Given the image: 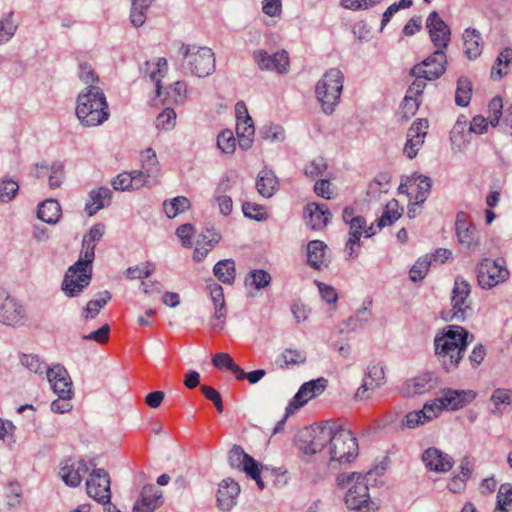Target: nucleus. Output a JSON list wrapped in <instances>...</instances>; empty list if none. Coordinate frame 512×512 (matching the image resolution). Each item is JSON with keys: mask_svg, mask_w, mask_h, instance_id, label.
Returning a JSON list of instances; mask_svg holds the SVG:
<instances>
[{"mask_svg": "<svg viewBox=\"0 0 512 512\" xmlns=\"http://www.w3.org/2000/svg\"><path fill=\"white\" fill-rule=\"evenodd\" d=\"M104 232L105 225L99 223L95 224L83 237L80 258L74 265L69 267L62 283V290L68 297L78 296L89 285L92 276L95 247L102 239Z\"/></svg>", "mask_w": 512, "mask_h": 512, "instance_id": "nucleus-1", "label": "nucleus"}, {"mask_svg": "<svg viewBox=\"0 0 512 512\" xmlns=\"http://www.w3.org/2000/svg\"><path fill=\"white\" fill-rule=\"evenodd\" d=\"M468 336V331L458 325H448L435 336V355L447 372L458 367L468 345Z\"/></svg>", "mask_w": 512, "mask_h": 512, "instance_id": "nucleus-2", "label": "nucleus"}, {"mask_svg": "<svg viewBox=\"0 0 512 512\" xmlns=\"http://www.w3.org/2000/svg\"><path fill=\"white\" fill-rule=\"evenodd\" d=\"M76 116L87 127L98 126L108 120L109 105L99 87L90 85L78 95Z\"/></svg>", "mask_w": 512, "mask_h": 512, "instance_id": "nucleus-3", "label": "nucleus"}, {"mask_svg": "<svg viewBox=\"0 0 512 512\" xmlns=\"http://www.w3.org/2000/svg\"><path fill=\"white\" fill-rule=\"evenodd\" d=\"M371 473L362 475L360 473L339 474L337 476V484L341 487H347L345 494V504L348 509L359 512H369L372 509L370 500L367 477Z\"/></svg>", "mask_w": 512, "mask_h": 512, "instance_id": "nucleus-4", "label": "nucleus"}, {"mask_svg": "<svg viewBox=\"0 0 512 512\" xmlns=\"http://www.w3.org/2000/svg\"><path fill=\"white\" fill-rule=\"evenodd\" d=\"M344 75L338 68H331L324 73L315 87L317 100L323 112L332 114L340 103L343 90Z\"/></svg>", "mask_w": 512, "mask_h": 512, "instance_id": "nucleus-5", "label": "nucleus"}, {"mask_svg": "<svg viewBox=\"0 0 512 512\" xmlns=\"http://www.w3.org/2000/svg\"><path fill=\"white\" fill-rule=\"evenodd\" d=\"M179 54L182 56L183 66L192 75L206 77L215 70V55L212 49L208 47L182 44Z\"/></svg>", "mask_w": 512, "mask_h": 512, "instance_id": "nucleus-6", "label": "nucleus"}, {"mask_svg": "<svg viewBox=\"0 0 512 512\" xmlns=\"http://www.w3.org/2000/svg\"><path fill=\"white\" fill-rule=\"evenodd\" d=\"M327 453L331 461L351 462L358 455V443L354 434L345 428L333 423L331 440Z\"/></svg>", "mask_w": 512, "mask_h": 512, "instance_id": "nucleus-7", "label": "nucleus"}, {"mask_svg": "<svg viewBox=\"0 0 512 512\" xmlns=\"http://www.w3.org/2000/svg\"><path fill=\"white\" fill-rule=\"evenodd\" d=\"M333 423L304 428L296 437L297 448L306 455L320 453L328 448Z\"/></svg>", "mask_w": 512, "mask_h": 512, "instance_id": "nucleus-8", "label": "nucleus"}, {"mask_svg": "<svg viewBox=\"0 0 512 512\" xmlns=\"http://www.w3.org/2000/svg\"><path fill=\"white\" fill-rule=\"evenodd\" d=\"M470 284L462 277H457L451 296V308L442 310L441 316L445 321H463L467 312L471 311Z\"/></svg>", "mask_w": 512, "mask_h": 512, "instance_id": "nucleus-9", "label": "nucleus"}, {"mask_svg": "<svg viewBox=\"0 0 512 512\" xmlns=\"http://www.w3.org/2000/svg\"><path fill=\"white\" fill-rule=\"evenodd\" d=\"M476 398L473 390L443 389L432 402L435 412L439 415L443 410L455 411L462 409Z\"/></svg>", "mask_w": 512, "mask_h": 512, "instance_id": "nucleus-10", "label": "nucleus"}, {"mask_svg": "<svg viewBox=\"0 0 512 512\" xmlns=\"http://www.w3.org/2000/svg\"><path fill=\"white\" fill-rule=\"evenodd\" d=\"M478 284L484 289H490L509 277V271L497 260L483 259L476 268Z\"/></svg>", "mask_w": 512, "mask_h": 512, "instance_id": "nucleus-11", "label": "nucleus"}, {"mask_svg": "<svg viewBox=\"0 0 512 512\" xmlns=\"http://www.w3.org/2000/svg\"><path fill=\"white\" fill-rule=\"evenodd\" d=\"M229 464L232 468L239 469L246 473L247 476L256 481L260 490L264 489V483L261 479L260 468L258 462L245 453L239 445H234L228 454Z\"/></svg>", "mask_w": 512, "mask_h": 512, "instance_id": "nucleus-12", "label": "nucleus"}, {"mask_svg": "<svg viewBox=\"0 0 512 512\" xmlns=\"http://www.w3.org/2000/svg\"><path fill=\"white\" fill-rule=\"evenodd\" d=\"M447 57L445 51L435 50L422 62L413 66L411 75H421L429 81L440 78L446 71Z\"/></svg>", "mask_w": 512, "mask_h": 512, "instance_id": "nucleus-13", "label": "nucleus"}, {"mask_svg": "<svg viewBox=\"0 0 512 512\" xmlns=\"http://www.w3.org/2000/svg\"><path fill=\"white\" fill-rule=\"evenodd\" d=\"M455 230L460 245L469 252H475L480 246L479 231L471 223L469 215L459 212L456 216Z\"/></svg>", "mask_w": 512, "mask_h": 512, "instance_id": "nucleus-14", "label": "nucleus"}, {"mask_svg": "<svg viewBox=\"0 0 512 512\" xmlns=\"http://www.w3.org/2000/svg\"><path fill=\"white\" fill-rule=\"evenodd\" d=\"M109 474L103 469H94L86 481L89 497L101 504H109L111 499Z\"/></svg>", "mask_w": 512, "mask_h": 512, "instance_id": "nucleus-15", "label": "nucleus"}, {"mask_svg": "<svg viewBox=\"0 0 512 512\" xmlns=\"http://www.w3.org/2000/svg\"><path fill=\"white\" fill-rule=\"evenodd\" d=\"M327 383L328 381L323 377L304 383L287 405V415L294 414L309 400L323 393Z\"/></svg>", "mask_w": 512, "mask_h": 512, "instance_id": "nucleus-16", "label": "nucleus"}, {"mask_svg": "<svg viewBox=\"0 0 512 512\" xmlns=\"http://www.w3.org/2000/svg\"><path fill=\"white\" fill-rule=\"evenodd\" d=\"M426 27L435 50L445 51L451 40V31L436 11L429 14Z\"/></svg>", "mask_w": 512, "mask_h": 512, "instance_id": "nucleus-17", "label": "nucleus"}, {"mask_svg": "<svg viewBox=\"0 0 512 512\" xmlns=\"http://www.w3.org/2000/svg\"><path fill=\"white\" fill-rule=\"evenodd\" d=\"M25 311L16 299L0 287V322L5 325H19L23 322Z\"/></svg>", "mask_w": 512, "mask_h": 512, "instance_id": "nucleus-18", "label": "nucleus"}, {"mask_svg": "<svg viewBox=\"0 0 512 512\" xmlns=\"http://www.w3.org/2000/svg\"><path fill=\"white\" fill-rule=\"evenodd\" d=\"M430 189L431 180L423 175H413L399 187L400 192H405L410 203L414 205L422 204L427 199Z\"/></svg>", "mask_w": 512, "mask_h": 512, "instance_id": "nucleus-19", "label": "nucleus"}, {"mask_svg": "<svg viewBox=\"0 0 512 512\" xmlns=\"http://www.w3.org/2000/svg\"><path fill=\"white\" fill-rule=\"evenodd\" d=\"M253 58L261 70H272L278 73H286L289 69V56L285 50L269 55L264 50H257Z\"/></svg>", "mask_w": 512, "mask_h": 512, "instance_id": "nucleus-20", "label": "nucleus"}, {"mask_svg": "<svg viewBox=\"0 0 512 512\" xmlns=\"http://www.w3.org/2000/svg\"><path fill=\"white\" fill-rule=\"evenodd\" d=\"M428 121L426 119H417L413 122L407 132V141L404 146V154L413 159L416 157L419 149L424 144L427 135Z\"/></svg>", "mask_w": 512, "mask_h": 512, "instance_id": "nucleus-21", "label": "nucleus"}, {"mask_svg": "<svg viewBox=\"0 0 512 512\" xmlns=\"http://www.w3.org/2000/svg\"><path fill=\"white\" fill-rule=\"evenodd\" d=\"M88 471V465L83 459H67L62 463L59 475L66 485L77 487Z\"/></svg>", "mask_w": 512, "mask_h": 512, "instance_id": "nucleus-22", "label": "nucleus"}, {"mask_svg": "<svg viewBox=\"0 0 512 512\" xmlns=\"http://www.w3.org/2000/svg\"><path fill=\"white\" fill-rule=\"evenodd\" d=\"M47 378L57 395L73 394L72 381L64 366L56 364L47 370Z\"/></svg>", "mask_w": 512, "mask_h": 512, "instance_id": "nucleus-23", "label": "nucleus"}, {"mask_svg": "<svg viewBox=\"0 0 512 512\" xmlns=\"http://www.w3.org/2000/svg\"><path fill=\"white\" fill-rule=\"evenodd\" d=\"M343 221L349 225V236L355 234L361 238L363 234L366 237H371L376 234L374 225L367 226L366 220L361 215H356L352 207H345L342 213Z\"/></svg>", "mask_w": 512, "mask_h": 512, "instance_id": "nucleus-24", "label": "nucleus"}, {"mask_svg": "<svg viewBox=\"0 0 512 512\" xmlns=\"http://www.w3.org/2000/svg\"><path fill=\"white\" fill-rule=\"evenodd\" d=\"M422 460L427 469L435 472H448L453 467L452 458L435 447L426 449L422 454Z\"/></svg>", "mask_w": 512, "mask_h": 512, "instance_id": "nucleus-25", "label": "nucleus"}, {"mask_svg": "<svg viewBox=\"0 0 512 512\" xmlns=\"http://www.w3.org/2000/svg\"><path fill=\"white\" fill-rule=\"evenodd\" d=\"M240 493V486L231 478L222 480L217 491V505L222 511H229Z\"/></svg>", "mask_w": 512, "mask_h": 512, "instance_id": "nucleus-26", "label": "nucleus"}, {"mask_svg": "<svg viewBox=\"0 0 512 512\" xmlns=\"http://www.w3.org/2000/svg\"><path fill=\"white\" fill-rule=\"evenodd\" d=\"M141 169L135 170L138 177L145 180V186L149 185L160 173V165L155 151L147 148L140 155Z\"/></svg>", "mask_w": 512, "mask_h": 512, "instance_id": "nucleus-27", "label": "nucleus"}, {"mask_svg": "<svg viewBox=\"0 0 512 512\" xmlns=\"http://www.w3.org/2000/svg\"><path fill=\"white\" fill-rule=\"evenodd\" d=\"M307 225L313 230L323 229L329 222L332 214L325 204L309 203L305 207Z\"/></svg>", "mask_w": 512, "mask_h": 512, "instance_id": "nucleus-28", "label": "nucleus"}, {"mask_svg": "<svg viewBox=\"0 0 512 512\" xmlns=\"http://www.w3.org/2000/svg\"><path fill=\"white\" fill-rule=\"evenodd\" d=\"M161 493L154 485H146L135 502L133 512H153L160 505Z\"/></svg>", "mask_w": 512, "mask_h": 512, "instance_id": "nucleus-29", "label": "nucleus"}, {"mask_svg": "<svg viewBox=\"0 0 512 512\" xmlns=\"http://www.w3.org/2000/svg\"><path fill=\"white\" fill-rule=\"evenodd\" d=\"M434 387L432 374L425 372L405 382L403 392L407 396L420 395Z\"/></svg>", "mask_w": 512, "mask_h": 512, "instance_id": "nucleus-30", "label": "nucleus"}, {"mask_svg": "<svg viewBox=\"0 0 512 512\" xmlns=\"http://www.w3.org/2000/svg\"><path fill=\"white\" fill-rule=\"evenodd\" d=\"M483 39L479 31L473 28H467L463 33L464 53L470 59H476L481 55L483 49Z\"/></svg>", "mask_w": 512, "mask_h": 512, "instance_id": "nucleus-31", "label": "nucleus"}, {"mask_svg": "<svg viewBox=\"0 0 512 512\" xmlns=\"http://www.w3.org/2000/svg\"><path fill=\"white\" fill-rule=\"evenodd\" d=\"M437 416L432 402L426 403L422 410L412 411L406 414L403 425L407 428H416L433 420Z\"/></svg>", "mask_w": 512, "mask_h": 512, "instance_id": "nucleus-32", "label": "nucleus"}, {"mask_svg": "<svg viewBox=\"0 0 512 512\" xmlns=\"http://www.w3.org/2000/svg\"><path fill=\"white\" fill-rule=\"evenodd\" d=\"M279 182L275 174L268 169L261 170L256 180V189L258 193L265 197L270 198L278 190Z\"/></svg>", "mask_w": 512, "mask_h": 512, "instance_id": "nucleus-33", "label": "nucleus"}, {"mask_svg": "<svg viewBox=\"0 0 512 512\" xmlns=\"http://www.w3.org/2000/svg\"><path fill=\"white\" fill-rule=\"evenodd\" d=\"M236 133L240 148L243 150L249 149L255 134L253 120L250 116H245L242 120H237Z\"/></svg>", "mask_w": 512, "mask_h": 512, "instance_id": "nucleus-34", "label": "nucleus"}, {"mask_svg": "<svg viewBox=\"0 0 512 512\" xmlns=\"http://www.w3.org/2000/svg\"><path fill=\"white\" fill-rule=\"evenodd\" d=\"M37 216L40 220L55 224L61 217V206L55 199H47L38 205Z\"/></svg>", "mask_w": 512, "mask_h": 512, "instance_id": "nucleus-35", "label": "nucleus"}, {"mask_svg": "<svg viewBox=\"0 0 512 512\" xmlns=\"http://www.w3.org/2000/svg\"><path fill=\"white\" fill-rule=\"evenodd\" d=\"M230 188L231 184L229 178L222 179L214 195V201L217 203L220 213L224 216L230 215L233 209L231 197L224 194L230 190Z\"/></svg>", "mask_w": 512, "mask_h": 512, "instance_id": "nucleus-36", "label": "nucleus"}, {"mask_svg": "<svg viewBox=\"0 0 512 512\" xmlns=\"http://www.w3.org/2000/svg\"><path fill=\"white\" fill-rule=\"evenodd\" d=\"M112 185L115 190H136L145 186V180L139 178L135 171L129 173L123 172L117 175Z\"/></svg>", "mask_w": 512, "mask_h": 512, "instance_id": "nucleus-37", "label": "nucleus"}, {"mask_svg": "<svg viewBox=\"0 0 512 512\" xmlns=\"http://www.w3.org/2000/svg\"><path fill=\"white\" fill-rule=\"evenodd\" d=\"M325 250L326 245L322 241L313 240L308 243L307 259L311 267L319 270L322 266H326Z\"/></svg>", "mask_w": 512, "mask_h": 512, "instance_id": "nucleus-38", "label": "nucleus"}, {"mask_svg": "<svg viewBox=\"0 0 512 512\" xmlns=\"http://www.w3.org/2000/svg\"><path fill=\"white\" fill-rule=\"evenodd\" d=\"M111 196V190L105 187L92 190L90 192V202H88L85 207L86 212L90 216L94 215L98 210L103 208L106 203H109Z\"/></svg>", "mask_w": 512, "mask_h": 512, "instance_id": "nucleus-39", "label": "nucleus"}, {"mask_svg": "<svg viewBox=\"0 0 512 512\" xmlns=\"http://www.w3.org/2000/svg\"><path fill=\"white\" fill-rule=\"evenodd\" d=\"M213 272L219 281L231 285L236 276L235 262L232 259L221 260L216 263Z\"/></svg>", "mask_w": 512, "mask_h": 512, "instance_id": "nucleus-40", "label": "nucleus"}, {"mask_svg": "<svg viewBox=\"0 0 512 512\" xmlns=\"http://www.w3.org/2000/svg\"><path fill=\"white\" fill-rule=\"evenodd\" d=\"M191 206L190 200L185 196H177L172 200L164 201L163 209L167 217L174 218L178 214L185 212Z\"/></svg>", "mask_w": 512, "mask_h": 512, "instance_id": "nucleus-41", "label": "nucleus"}, {"mask_svg": "<svg viewBox=\"0 0 512 512\" xmlns=\"http://www.w3.org/2000/svg\"><path fill=\"white\" fill-rule=\"evenodd\" d=\"M494 512H512V484L504 483L500 485Z\"/></svg>", "mask_w": 512, "mask_h": 512, "instance_id": "nucleus-42", "label": "nucleus"}, {"mask_svg": "<svg viewBox=\"0 0 512 512\" xmlns=\"http://www.w3.org/2000/svg\"><path fill=\"white\" fill-rule=\"evenodd\" d=\"M19 360L25 368L35 374L42 375L44 372L47 373V370L49 369L46 363L36 354L23 353L19 356Z\"/></svg>", "mask_w": 512, "mask_h": 512, "instance_id": "nucleus-43", "label": "nucleus"}, {"mask_svg": "<svg viewBox=\"0 0 512 512\" xmlns=\"http://www.w3.org/2000/svg\"><path fill=\"white\" fill-rule=\"evenodd\" d=\"M401 216L398 209V202L391 200L387 203L382 216L378 219L377 229H382L385 226L393 224Z\"/></svg>", "mask_w": 512, "mask_h": 512, "instance_id": "nucleus-44", "label": "nucleus"}, {"mask_svg": "<svg viewBox=\"0 0 512 512\" xmlns=\"http://www.w3.org/2000/svg\"><path fill=\"white\" fill-rule=\"evenodd\" d=\"M431 265V257L428 255L419 258L412 266L409 272V277L413 282L421 281L424 279L429 271Z\"/></svg>", "mask_w": 512, "mask_h": 512, "instance_id": "nucleus-45", "label": "nucleus"}, {"mask_svg": "<svg viewBox=\"0 0 512 512\" xmlns=\"http://www.w3.org/2000/svg\"><path fill=\"white\" fill-rule=\"evenodd\" d=\"M471 83L466 78H460L457 82L455 102L459 106H467L471 99Z\"/></svg>", "mask_w": 512, "mask_h": 512, "instance_id": "nucleus-46", "label": "nucleus"}, {"mask_svg": "<svg viewBox=\"0 0 512 512\" xmlns=\"http://www.w3.org/2000/svg\"><path fill=\"white\" fill-rule=\"evenodd\" d=\"M283 360L281 368L288 367L290 365H300L306 361V353L298 349H285L280 356Z\"/></svg>", "mask_w": 512, "mask_h": 512, "instance_id": "nucleus-47", "label": "nucleus"}, {"mask_svg": "<svg viewBox=\"0 0 512 512\" xmlns=\"http://www.w3.org/2000/svg\"><path fill=\"white\" fill-rule=\"evenodd\" d=\"M17 24L10 12L0 20V44L7 42L16 32Z\"/></svg>", "mask_w": 512, "mask_h": 512, "instance_id": "nucleus-48", "label": "nucleus"}, {"mask_svg": "<svg viewBox=\"0 0 512 512\" xmlns=\"http://www.w3.org/2000/svg\"><path fill=\"white\" fill-rule=\"evenodd\" d=\"M155 270V265L151 262H145L141 265L129 267L126 270V277L130 280L143 279L149 277Z\"/></svg>", "mask_w": 512, "mask_h": 512, "instance_id": "nucleus-49", "label": "nucleus"}, {"mask_svg": "<svg viewBox=\"0 0 512 512\" xmlns=\"http://www.w3.org/2000/svg\"><path fill=\"white\" fill-rule=\"evenodd\" d=\"M207 288L214 304L215 311H218V314L221 315L220 311H226L223 288L217 283H211Z\"/></svg>", "mask_w": 512, "mask_h": 512, "instance_id": "nucleus-50", "label": "nucleus"}, {"mask_svg": "<svg viewBox=\"0 0 512 512\" xmlns=\"http://www.w3.org/2000/svg\"><path fill=\"white\" fill-rule=\"evenodd\" d=\"M242 211L246 217L258 221L265 220L268 217L267 211L263 205L252 202H244Z\"/></svg>", "mask_w": 512, "mask_h": 512, "instance_id": "nucleus-51", "label": "nucleus"}, {"mask_svg": "<svg viewBox=\"0 0 512 512\" xmlns=\"http://www.w3.org/2000/svg\"><path fill=\"white\" fill-rule=\"evenodd\" d=\"M217 146L222 152L232 154L236 148V139L232 131H222L217 137Z\"/></svg>", "mask_w": 512, "mask_h": 512, "instance_id": "nucleus-52", "label": "nucleus"}, {"mask_svg": "<svg viewBox=\"0 0 512 512\" xmlns=\"http://www.w3.org/2000/svg\"><path fill=\"white\" fill-rule=\"evenodd\" d=\"M364 379H368L372 387H380L385 379L384 367L379 363L370 365Z\"/></svg>", "mask_w": 512, "mask_h": 512, "instance_id": "nucleus-53", "label": "nucleus"}, {"mask_svg": "<svg viewBox=\"0 0 512 512\" xmlns=\"http://www.w3.org/2000/svg\"><path fill=\"white\" fill-rule=\"evenodd\" d=\"M19 185L12 179H4L0 183V201L10 202L18 193Z\"/></svg>", "mask_w": 512, "mask_h": 512, "instance_id": "nucleus-54", "label": "nucleus"}, {"mask_svg": "<svg viewBox=\"0 0 512 512\" xmlns=\"http://www.w3.org/2000/svg\"><path fill=\"white\" fill-rule=\"evenodd\" d=\"M151 3L136 4V0H132V9L130 14V21L135 27H140L146 20V10Z\"/></svg>", "mask_w": 512, "mask_h": 512, "instance_id": "nucleus-55", "label": "nucleus"}, {"mask_svg": "<svg viewBox=\"0 0 512 512\" xmlns=\"http://www.w3.org/2000/svg\"><path fill=\"white\" fill-rule=\"evenodd\" d=\"M511 60H512V49L505 48L504 50H502L500 52L499 56L497 57L495 65L492 68V71H491L492 78L500 79L504 74H506L507 72H503L502 69L500 68V66L504 65L505 67H507Z\"/></svg>", "mask_w": 512, "mask_h": 512, "instance_id": "nucleus-56", "label": "nucleus"}, {"mask_svg": "<svg viewBox=\"0 0 512 512\" xmlns=\"http://www.w3.org/2000/svg\"><path fill=\"white\" fill-rule=\"evenodd\" d=\"M383 0H341L340 5L348 10H368L380 4Z\"/></svg>", "mask_w": 512, "mask_h": 512, "instance_id": "nucleus-57", "label": "nucleus"}, {"mask_svg": "<svg viewBox=\"0 0 512 512\" xmlns=\"http://www.w3.org/2000/svg\"><path fill=\"white\" fill-rule=\"evenodd\" d=\"M111 294L108 291H104L99 299L91 300L88 302L85 312L86 318H94L100 311V309L110 300Z\"/></svg>", "mask_w": 512, "mask_h": 512, "instance_id": "nucleus-58", "label": "nucleus"}, {"mask_svg": "<svg viewBox=\"0 0 512 512\" xmlns=\"http://www.w3.org/2000/svg\"><path fill=\"white\" fill-rule=\"evenodd\" d=\"M64 179V165L60 162H55L50 166L49 170V187L56 189L60 187Z\"/></svg>", "mask_w": 512, "mask_h": 512, "instance_id": "nucleus-59", "label": "nucleus"}, {"mask_svg": "<svg viewBox=\"0 0 512 512\" xmlns=\"http://www.w3.org/2000/svg\"><path fill=\"white\" fill-rule=\"evenodd\" d=\"M420 106L419 98L406 94L401 105L400 113L406 120L415 115Z\"/></svg>", "mask_w": 512, "mask_h": 512, "instance_id": "nucleus-60", "label": "nucleus"}, {"mask_svg": "<svg viewBox=\"0 0 512 512\" xmlns=\"http://www.w3.org/2000/svg\"><path fill=\"white\" fill-rule=\"evenodd\" d=\"M249 279H251L250 284L258 290L265 288L271 282L270 274L261 269L251 271L249 274ZM246 280H248V278Z\"/></svg>", "mask_w": 512, "mask_h": 512, "instance_id": "nucleus-61", "label": "nucleus"}, {"mask_svg": "<svg viewBox=\"0 0 512 512\" xmlns=\"http://www.w3.org/2000/svg\"><path fill=\"white\" fill-rule=\"evenodd\" d=\"M175 103H184L187 99V84L184 81H177L170 86L168 92Z\"/></svg>", "mask_w": 512, "mask_h": 512, "instance_id": "nucleus-62", "label": "nucleus"}, {"mask_svg": "<svg viewBox=\"0 0 512 512\" xmlns=\"http://www.w3.org/2000/svg\"><path fill=\"white\" fill-rule=\"evenodd\" d=\"M502 108H503V104H502V99L500 97H494L489 102V105H488L489 117H488V119H489V123L493 127H495L499 123V120L502 116Z\"/></svg>", "mask_w": 512, "mask_h": 512, "instance_id": "nucleus-63", "label": "nucleus"}, {"mask_svg": "<svg viewBox=\"0 0 512 512\" xmlns=\"http://www.w3.org/2000/svg\"><path fill=\"white\" fill-rule=\"evenodd\" d=\"M491 401L493 402L497 409H499V406L502 404H512V390L504 388L495 389L492 393Z\"/></svg>", "mask_w": 512, "mask_h": 512, "instance_id": "nucleus-64", "label": "nucleus"}]
</instances>
